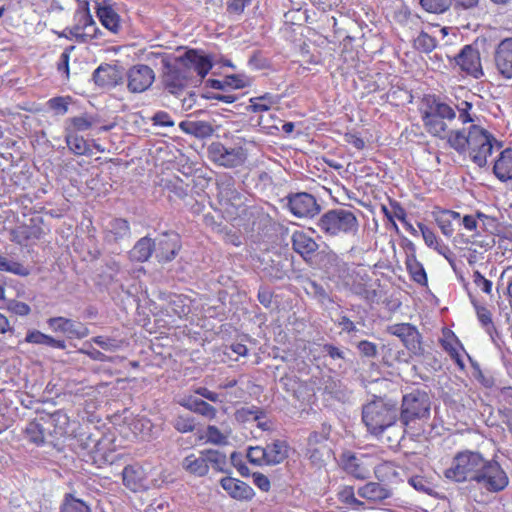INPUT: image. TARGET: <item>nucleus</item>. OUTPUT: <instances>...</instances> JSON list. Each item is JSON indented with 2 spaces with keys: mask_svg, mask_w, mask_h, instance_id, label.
I'll use <instances>...</instances> for the list:
<instances>
[{
  "mask_svg": "<svg viewBox=\"0 0 512 512\" xmlns=\"http://www.w3.org/2000/svg\"><path fill=\"white\" fill-rule=\"evenodd\" d=\"M494 144L501 147L494 135L480 125L462 127L450 138V148L459 154L467 153L470 160L478 167L483 168L488 163Z\"/></svg>",
  "mask_w": 512,
  "mask_h": 512,
  "instance_id": "nucleus-1",
  "label": "nucleus"
},
{
  "mask_svg": "<svg viewBox=\"0 0 512 512\" xmlns=\"http://www.w3.org/2000/svg\"><path fill=\"white\" fill-rule=\"evenodd\" d=\"M421 120L426 132L432 137L445 140L450 147V138L457 132L454 122L455 109L436 98H427L424 107L420 109Z\"/></svg>",
  "mask_w": 512,
  "mask_h": 512,
  "instance_id": "nucleus-2",
  "label": "nucleus"
},
{
  "mask_svg": "<svg viewBox=\"0 0 512 512\" xmlns=\"http://www.w3.org/2000/svg\"><path fill=\"white\" fill-rule=\"evenodd\" d=\"M398 420V404L388 397L373 396L362 407V421L373 436H381L387 429L395 427Z\"/></svg>",
  "mask_w": 512,
  "mask_h": 512,
  "instance_id": "nucleus-3",
  "label": "nucleus"
},
{
  "mask_svg": "<svg viewBox=\"0 0 512 512\" xmlns=\"http://www.w3.org/2000/svg\"><path fill=\"white\" fill-rule=\"evenodd\" d=\"M432 400L430 394L420 388L411 390L402 396L400 408H398V416L403 429L400 430L399 436L395 439V443H399L404 438L406 428L417 421H427L431 415Z\"/></svg>",
  "mask_w": 512,
  "mask_h": 512,
  "instance_id": "nucleus-4",
  "label": "nucleus"
},
{
  "mask_svg": "<svg viewBox=\"0 0 512 512\" xmlns=\"http://www.w3.org/2000/svg\"><path fill=\"white\" fill-rule=\"evenodd\" d=\"M77 443L76 451L79 457L98 468L111 465L118 458L112 441L105 436L97 437L91 433H81Z\"/></svg>",
  "mask_w": 512,
  "mask_h": 512,
  "instance_id": "nucleus-5",
  "label": "nucleus"
},
{
  "mask_svg": "<svg viewBox=\"0 0 512 512\" xmlns=\"http://www.w3.org/2000/svg\"><path fill=\"white\" fill-rule=\"evenodd\" d=\"M317 227L327 237L357 235L359 221L355 213L344 208L330 209L317 221Z\"/></svg>",
  "mask_w": 512,
  "mask_h": 512,
  "instance_id": "nucleus-6",
  "label": "nucleus"
},
{
  "mask_svg": "<svg viewBox=\"0 0 512 512\" xmlns=\"http://www.w3.org/2000/svg\"><path fill=\"white\" fill-rule=\"evenodd\" d=\"M485 459L478 452H459L453 459L452 466L446 470V477L457 482L476 481Z\"/></svg>",
  "mask_w": 512,
  "mask_h": 512,
  "instance_id": "nucleus-7",
  "label": "nucleus"
},
{
  "mask_svg": "<svg viewBox=\"0 0 512 512\" xmlns=\"http://www.w3.org/2000/svg\"><path fill=\"white\" fill-rule=\"evenodd\" d=\"M382 451H373L367 453H355L345 451L340 456V462L343 470L350 476L358 480H365L370 477L373 466L380 460Z\"/></svg>",
  "mask_w": 512,
  "mask_h": 512,
  "instance_id": "nucleus-8",
  "label": "nucleus"
},
{
  "mask_svg": "<svg viewBox=\"0 0 512 512\" xmlns=\"http://www.w3.org/2000/svg\"><path fill=\"white\" fill-rule=\"evenodd\" d=\"M207 154L215 165L230 169L244 165L248 157L243 146H226L220 141L212 142L207 148Z\"/></svg>",
  "mask_w": 512,
  "mask_h": 512,
  "instance_id": "nucleus-9",
  "label": "nucleus"
},
{
  "mask_svg": "<svg viewBox=\"0 0 512 512\" xmlns=\"http://www.w3.org/2000/svg\"><path fill=\"white\" fill-rule=\"evenodd\" d=\"M475 482L488 492L498 493L507 488L509 477L498 461L485 459Z\"/></svg>",
  "mask_w": 512,
  "mask_h": 512,
  "instance_id": "nucleus-10",
  "label": "nucleus"
},
{
  "mask_svg": "<svg viewBox=\"0 0 512 512\" xmlns=\"http://www.w3.org/2000/svg\"><path fill=\"white\" fill-rule=\"evenodd\" d=\"M73 21V25L68 27L71 41L87 43L97 38L99 29L88 6H83L77 9L74 13Z\"/></svg>",
  "mask_w": 512,
  "mask_h": 512,
  "instance_id": "nucleus-11",
  "label": "nucleus"
},
{
  "mask_svg": "<svg viewBox=\"0 0 512 512\" xmlns=\"http://www.w3.org/2000/svg\"><path fill=\"white\" fill-rule=\"evenodd\" d=\"M338 278L352 293L367 294L370 277L365 270L359 268V265L343 262L338 268Z\"/></svg>",
  "mask_w": 512,
  "mask_h": 512,
  "instance_id": "nucleus-12",
  "label": "nucleus"
},
{
  "mask_svg": "<svg viewBox=\"0 0 512 512\" xmlns=\"http://www.w3.org/2000/svg\"><path fill=\"white\" fill-rule=\"evenodd\" d=\"M177 62L188 75H191V79L196 76L200 81L208 75L213 67L212 57L197 49L187 50L177 59Z\"/></svg>",
  "mask_w": 512,
  "mask_h": 512,
  "instance_id": "nucleus-13",
  "label": "nucleus"
},
{
  "mask_svg": "<svg viewBox=\"0 0 512 512\" xmlns=\"http://www.w3.org/2000/svg\"><path fill=\"white\" fill-rule=\"evenodd\" d=\"M460 71L466 76L480 79L484 76L481 56L478 48L465 45L453 58Z\"/></svg>",
  "mask_w": 512,
  "mask_h": 512,
  "instance_id": "nucleus-14",
  "label": "nucleus"
},
{
  "mask_svg": "<svg viewBox=\"0 0 512 512\" xmlns=\"http://www.w3.org/2000/svg\"><path fill=\"white\" fill-rule=\"evenodd\" d=\"M155 81L154 70L145 64H135L126 72V84L130 93L138 94L147 91Z\"/></svg>",
  "mask_w": 512,
  "mask_h": 512,
  "instance_id": "nucleus-15",
  "label": "nucleus"
},
{
  "mask_svg": "<svg viewBox=\"0 0 512 512\" xmlns=\"http://www.w3.org/2000/svg\"><path fill=\"white\" fill-rule=\"evenodd\" d=\"M387 332L398 337L412 355L422 354L421 335L417 328L410 323H397L388 326Z\"/></svg>",
  "mask_w": 512,
  "mask_h": 512,
  "instance_id": "nucleus-16",
  "label": "nucleus"
},
{
  "mask_svg": "<svg viewBox=\"0 0 512 512\" xmlns=\"http://www.w3.org/2000/svg\"><path fill=\"white\" fill-rule=\"evenodd\" d=\"M165 71L162 75L164 88L173 95L181 94L192 80L185 69L177 62V65H171L169 61H164Z\"/></svg>",
  "mask_w": 512,
  "mask_h": 512,
  "instance_id": "nucleus-17",
  "label": "nucleus"
},
{
  "mask_svg": "<svg viewBox=\"0 0 512 512\" xmlns=\"http://www.w3.org/2000/svg\"><path fill=\"white\" fill-rule=\"evenodd\" d=\"M331 425L322 423L318 430L310 433L307 439L306 456L313 463L322 461L325 451H328V440L331 434Z\"/></svg>",
  "mask_w": 512,
  "mask_h": 512,
  "instance_id": "nucleus-18",
  "label": "nucleus"
},
{
  "mask_svg": "<svg viewBox=\"0 0 512 512\" xmlns=\"http://www.w3.org/2000/svg\"><path fill=\"white\" fill-rule=\"evenodd\" d=\"M288 208L298 218H313L320 212V205L316 198L306 192L289 195Z\"/></svg>",
  "mask_w": 512,
  "mask_h": 512,
  "instance_id": "nucleus-19",
  "label": "nucleus"
},
{
  "mask_svg": "<svg viewBox=\"0 0 512 512\" xmlns=\"http://www.w3.org/2000/svg\"><path fill=\"white\" fill-rule=\"evenodd\" d=\"M155 244V257L159 263L173 261L182 248L181 237L176 232H164Z\"/></svg>",
  "mask_w": 512,
  "mask_h": 512,
  "instance_id": "nucleus-20",
  "label": "nucleus"
},
{
  "mask_svg": "<svg viewBox=\"0 0 512 512\" xmlns=\"http://www.w3.org/2000/svg\"><path fill=\"white\" fill-rule=\"evenodd\" d=\"M292 250L306 263H310L319 250L316 239L304 230H294L290 237Z\"/></svg>",
  "mask_w": 512,
  "mask_h": 512,
  "instance_id": "nucleus-21",
  "label": "nucleus"
},
{
  "mask_svg": "<svg viewBox=\"0 0 512 512\" xmlns=\"http://www.w3.org/2000/svg\"><path fill=\"white\" fill-rule=\"evenodd\" d=\"M47 325L53 332L62 333L69 339H83L89 335V329L84 323L62 316L50 317Z\"/></svg>",
  "mask_w": 512,
  "mask_h": 512,
  "instance_id": "nucleus-22",
  "label": "nucleus"
},
{
  "mask_svg": "<svg viewBox=\"0 0 512 512\" xmlns=\"http://www.w3.org/2000/svg\"><path fill=\"white\" fill-rule=\"evenodd\" d=\"M405 266L410 278L421 286L428 285L427 273L423 264L417 259L416 246L412 241L405 245Z\"/></svg>",
  "mask_w": 512,
  "mask_h": 512,
  "instance_id": "nucleus-23",
  "label": "nucleus"
},
{
  "mask_svg": "<svg viewBox=\"0 0 512 512\" xmlns=\"http://www.w3.org/2000/svg\"><path fill=\"white\" fill-rule=\"evenodd\" d=\"M497 71L505 79H512V37L504 38L494 53Z\"/></svg>",
  "mask_w": 512,
  "mask_h": 512,
  "instance_id": "nucleus-24",
  "label": "nucleus"
},
{
  "mask_svg": "<svg viewBox=\"0 0 512 512\" xmlns=\"http://www.w3.org/2000/svg\"><path fill=\"white\" fill-rule=\"evenodd\" d=\"M220 485L231 498L237 501H250L255 496L253 488L237 478L223 477L220 480Z\"/></svg>",
  "mask_w": 512,
  "mask_h": 512,
  "instance_id": "nucleus-25",
  "label": "nucleus"
},
{
  "mask_svg": "<svg viewBox=\"0 0 512 512\" xmlns=\"http://www.w3.org/2000/svg\"><path fill=\"white\" fill-rule=\"evenodd\" d=\"M357 494L368 503L379 505L392 497V490L380 482L370 481L360 486Z\"/></svg>",
  "mask_w": 512,
  "mask_h": 512,
  "instance_id": "nucleus-26",
  "label": "nucleus"
},
{
  "mask_svg": "<svg viewBox=\"0 0 512 512\" xmlns=\"http://www.w3.org/2000/svg\"><path fill=\"white\" fill-rule=\"evenodd\" d=\"M425 244L434 249L438 254L442 255L449 264L454 268L455 256L448 245L442 243L436 233L424 223L419 222L417 224Z\"/></svg>",
  "mask_w": 512,
  "mask_h": 512,
  "instance_id": "nucleus-27",
  "label": "nucleus"
},
{
  "mask_svg": "<svg viewBox=\"0 0 512 512\" xmlns=\"http://www.w3.org/2000/svg\"><path fill=\"white\" fill-rule=\"evenodd\" d=\"M217 197L220 203L236 206L241 200V194L235 188L234 178L224 175L217 179Z\"/></svg>",
  "mask_w": 512,
  "mask_h": 512,
  "instance_id": "nucleus-28",
  "label": "nucleus"
},
{
  "mask_svg": "<svg viewBox=\"0 0 512 512\" xmlns=\"http://www.w3.org/2000/svg\"><path fill=\"white\" fill-rule=\"evenodd\" d=\"M96 15L101 24L109 31L117 33L121 29L120 16L107 0L96 3Z\"/></svg>",
  "mask_w": 512,
  "mask_h": 512,
  "instance_id": "nucleus-29",
  "label": "nucleus"
},
{
  "mask_svg": "<svg viewBox=\"0 0 512 512\" xmlns=\"http://www.w3.org/2000/svg\"><path fill=\"white\" fill-rule=\"evenodd\" d=\"M93 80L99 87H115L122 81L120 71L116 66L110 64H101L93 72Z\"/></svg>",
  "mask_w": 512,
  "mask_h": 512,
  "instance_id": "nucleus-30",
  "label": "nucleus"
},
{
  "mask_svg": "<svg viewBox=\"0 0 512 512\" xmlns=\"http://www.w3.org/2000/svg\"><path fill=\"white\" fill-rule=\"evenodd\" d=\"M130 235V224L126 219L114 218L103 230L104 242L116 244Z\"/></svg>",
  "mask_w": 512,
  "mask_h": 512,
  "instance_id": "nucleus-31",
  "label": "nucleus"
},
{
  "mask_svg": "<svg viewBox=\"0 0 512 512\" xmlns=\"http://www.w3.org/2000/svg\"><path fill=\"white\" fill-rule=\"evenodd\" d=\"M492 172L501 182L512 180V148L502 150L493 162Z\"/></svg>",
  "mask_w": 512,
  "mask_h": 512,
  "instance_id": "nucleus-32",
  "label": "nucleus"
},
{
  "mask_svg": "<svg viewBox=\"0 0 512 512\" xmlns=\"http://www.w3.org/2000/svg\"><path fill=\"white\" fill-rule=\"evenodd\" d=\"M122 480L125 487L136 492L145 486L146 473L139 464H131L124 467Z\"/></svg>",
  "mask_w": 512,
  "mask_h": 512,
  "instance_id": "nucleus-33",
  "label": "nucleus"
},
{
  "mask_svg": "<svg viewBox=\"0 0 512 512\" xmlns=\"http://www.w3.org/2000/svg\"><path fill=\"white\" fill-rule=\"evenodd\" d=\"M433 217L442 234L451 237L455 232L453 221L460 220L461 215L453 210L436 207L433 211Z\"/></svg>",
  "mask_w": 512,
  "mask_h": 512,
  "instance_id": "nucleus-34",
  "label": "nucleus"
},
{
  "mask_svg": "<svg viewBox=\"0 0 512 512\" xmlns=\"http://www.w3.org/2000/svg\"><path fill=\"white\" fill-rule=\"evenodd\" d=\"M25 342L59 350H65L67 347L65 340L54 338L53 336L45 334L37 329L29 330L26 333Z\"/></svg>",
  "mask_w": 512,
  "mask_h": 512,
  "instance_id": "nucleus-35",
  "label": "nucleus"
},
{
  "mask_svg": "<svg viewBox=\"0 0 512 512\" xmlns=\"http://www.w3.org/2000/svg\"><path fill=\"white\" fill-rule=\"evenodd\" d=\"M398 469L399 466L395 462L383 460L381 457L373 466L374 475L379 482L394 483L401 480Z\"/></svg>",
  "mask_w": 512,
  "mask_h": 512,
  "instance_id": "nucleus-36",
  "label": "nucleus"
},
{
  "mask_svg": "<svg viewBox=\"0 0 512 512\" xmlns=\"http://www.w3.org/2000/svg\"><path fill=\"white\" fill-rule=\"evenodd\" d=\"M179 404L187 410L199 414L208 420H213L216 418L217 409L202 399L189 396L182 399Z\"/></svg>",
  "mask_w": 512,
  "mask_h": 512,
  "instance_id": "nucleus-37",
  "label": "nucleus"
},
{
  "mask_svg": "<svg viewBox=\"0 0 512 512\" xmlns=\"http://www.w3.org/2000/svg\"><path fill=\"white\" fill-rule=\"evenodd\" d=\"M183 468L190 474L195 476H205L209 471L207 465L205 450L200 451L198 454L191 453L187 455L182 462Z\"/></svg>",
  "mask_w": 512,
  "mask_h": 512,
  "instance_id": "nucleus-38",
  "label": "nucleus"
},
{
  "mask_svg": "<svg viewBox=\"0 0 512 512\" xmlns=\"http://www.w3.org/2000/svg\"><path fill=\"white\" fill-rule=\"evenodd\" d=\"M155 247L156 244L154 240L147 236L142 237L135 243L129 252V258L131 261L135 262H146L152 256L153 252L155 251Z\"/></svg>",
  "mask_w": 512,
  "mask_h": 512,
  "instance_id": "nucleus-39",
  "label": "nucleus"
},
{
  "mask_svg": "<svg viewBox=\"0 0 512 512\" xmlns=\"http://www.w3.org/2000/svg\"><path fill=\"white\" fill-rule=\"evenodd\" d=\"M99 119L96 115L90 113H83L79 116L69 118L66 121L65 132L76 133L87 131L93 128Z\"/></svg>",
  "mask_w": 512,
  "mask_h": 512,
  "instance_id": "nucleus-40",
  "label": "nucleus"
},
{
  "mask_svg": "<svg viewBox=\"0 0 512 512\" xmlns=\"http://www.w3.org/2000/svg\"><path fill=\"white\" fill-rule=\"evenodd\" d=\"M266 464L275 465L283 462L288 457V445L285 441L275 440L266 447Z\"/></svg>",
  "mask_w": 512,
  "mask_h": 512,
  "instance_id": "nucleus-41",
  "label": "nucleus"
},
{
  "mask_svg": "<svg viewBox=\"0 0 512 512\" xmlns=\"http://www.w3.org/2000/svg\"><path fill=\"white\" fill-rule=\"evenodd\" d=\"M280 101L278 95L272 93H265L261 96L252 97L249 99L248 111L253 113H263L269 111L272 107L277 105Z\"/></svg>",
  "mask_w": 512,
  "mask_h": 512,
  "instance_id": "nucleus-42",
  "label": "nucleus"
},
{
  "mask_svg": "<svg viewBox=\"0 0 512 512\" xmlns=\"http://www.w3.org/2000/svg\"><path fill=\"white\" fill-rule=\"evenodd\" d=\"M230 434L231 430L229 428L221 430L215 425H208L200 439L204 440L205 443L224 446L228 443Z\"/></svg>",
  "mask_w": 512,
  "mask_h": 512,
  "instance_id": "nucleus-43",
  "label": "nucleus"
},
{
  "mask_svg": "<svg viewBox=\"0 0 512 512\" xmlns=\"http://www.w3.org/2000/svg\"><path fill=\"white\" fill-rule=\"evenodd\" d=\"M65 142L69 150L75 155H91L92 149L90 144L83 136L76 133L65 132Z\"/></svg>",
  "mask_w": 512,
  "mask_h": 512,
  "instance_id": "nucleus-44",
  "label": "nucleus"
},
{
  "mask_svg": "<svg viewBox=\"0 0 512 512\" xmlns=\"http://www.w3.org/2000/svg\"><path fill=\"white\" fill-rule=\"evenodd\" d=\"M0 271L11 273L20 277H27L30 275V268L24 263L0 254Z\"/></svg>",
  "mask_w": 512,
  "mask_h": 512,
  "instance_id": "nucleus-45",
  "label": "nucleus"
},
{
  "mask_svg": "<svg viewBox=\"0 0 512 512\" xmlns=\"http://www.w3.org/2000/svg\"><path fill=\"white\" fill-rule=\"evenodd\" d=\"M48 423L53 427L52 433L56 436H64L68 433L70 419L64 411L57 410L50 414Z\"/></svg>",
  "mask_w": 512,
  "mask_h": 512,
  "instance_id": "nucleus-46",
  "label": "nucleus"
},
{
  "mask_svg": "<svg viewBox=\"0 0 512 512\" xmlns=\"http://www.w3.org/2000/svg\"><path fill=\"white\" fill-rule=\"evenodd\" d=\"M338 500L353 510L366 509L365 502L355 496V490L352 486H344L338 493Z\"/></svg>",
  "mask_w": 512,
  "mask_h": 512,
  "instance_id": "nucleus-47",
  "label": "nucleus"
},
{
  "mask_svg": "<svg viewBox=\"0 0 512 512\" xmlns=\"http://www.w3.org/2000/svg\"><path fill=\"white\" fill-rule=\"evenodd\" d=\"M456 118L464 126L466 124L477 125L476 114L474 112V106L471 102L461 101L455 106Z\"/></svg>",
  "mask_w": 512,
  "mask_h": 512,
  "instance_id": "nucleus-48",
  "label": "nucleus"
},
{
  "mask_svg": "<svg viewBox=\"0 0 512 512\" xmlns=\"http://www.w3.org/2000/svg\"><path fill=\"white\" fill-rule=\"evenodd\" d=\"M413 46L416 50L422 53H430L437 46V40L434 36L425 31H421L419 35L414 38Z\"/></svg>",
  "mask_w": 512,
  "mask_h": 512,
  "instance_id": "nucleus-49",
  "label": "nucleus"
},
{
  "mask_svg": "<svg viewBox=\"0 0 512 512\" xmlns=\"http://www.w3.org/2000/svg\"><path fill=\"white\" fill-rule=\"evenodd\" d=\"M61 512H92L91 508L81 499L66 494L61 505Z\"/></svg>",
  "mask_w": 512,
  "mask_h": 512,
  "instance_id": "nucleus-50",
  "label": "nucleus"
},
{
  "mask_svg": "<svg viewBox=\"0 0 512 512\" xmlns=\"http://www.w3.org/2000/svg\"><path fill=\"white\" fill-rule=\"evenodd\" d=\"M25 438L37 445L44 442V429L42 425L37 421H30L24 430Z\"/></svg>",
  "mask_w": 512,
  "mask_h": 512,
  "instance_id": "nucleus-51",
  "label": "nucleus"
},
{
  "mask_svg": "<svg viewBox=\"0 0 512 512\" xmlns=\"http://www.w3.org/2000/svg\"><path fill=\"white\" fill-rule=\"evenodd\" d=\"M460 225L469 232H476L478 228V222L482 221L485 223L488 220H493V218L484 214L483 212L477 211L474 215H464L460 218Z\"/></svg>",
  "mask_w": 512,
  "mask_h": 512,
  "instance_id": "nucleus-52",
  "label": "nucleus"
},
{
  "mask_svg": "<svg viewBox=\"0 0 512 512\" xmlns=\"http://www.w3.org/2000/svg\"><path fill=\"white\" fill-rule=\"evenodd\" d=\"M419 4L429 13L442 14L451 7V0H419Z\"/></svg>",
  "mask_w": 512,
  "mask_h": 512,
  "instance_id": "nucleus-53",
  "label": "nucleus"
},
{
  "mask_svg": "<svg viewBox=\"0 0 512 512\" xmlns=\"http://www.w3.org/2000/svg\"><path fill=\"white\" fill-rule=\"evenodd\" d=\"M224 83L227 85V88L237 90L249 86L250 79L243 74H231L224 77Z\"/></svg>",
  "mask_w": 512,
  "mask_h": 512,
  "instance_id": "nucleus-54",
  "label": "nucleus"
},
{
  "mask_svg": "<svg viewBox=\"0 0 512 512\" xmlns=\"http://www.w3.org/2000/svg\"><path fill=\"white\" fill-rule=\"evenodd\" d=\"M408 482L417 491L427 494H431L433 491V483L424 476L414 475L409 478Z\"/></svg>",
  "mask_w": 512,
  "mask_h": 512,
  "instance_id": "nucleus-55",
  "label": "nucleus"
},
{
  "mask_svg": "<svg viewBox=\"0 0 512 512\" xmlns=\"http://www.w3.org/2000/svg\"><path fill=\"white\" fill-rule=\"evenodd\" d=\"M195 426V419L191 416L179 415L173 422V427L180 433L192 432Z\"/></svg>",
  "mask_w": 512,
  "mask_h": 512,
  "instance_id": "nucleus-56",
  "label": "nucleus"
},
{
  "mask_svg": "<svg viewBox=\"0 0 512 512\" xmlns=\"http://www.w3.org/2000/svg\"><path fill=\"white\" fill-rule=\"evenodd\" d=\"M205 457L207 465L211 464L216 470H222L226 464V456L217 450L206 449Z\"/></svg>",
  "mask_w": 512,
  "mask_h": 512,
  "instance_id": "nucleus-57",
  "label": "nucleus"
},
{
  "mask_svg": "<svg viewBox=\"0 0 512 512\" xmlns=\"http://www.w3.org/2000/svg\"><path fill=\"white\" fill-rule=\"evenodd\" d=\"M74 47H67L60 55L59 60L57 62V71L64 76L65 80H68L70 77L69 70V61L70 54L73 51Z\"/></svg>",
  "mask_w": 512,
  "mask_h": 512,
  "instance_id": "nucleus-58",
  "label": "nucleus"
},
{
  "mask_svg": "<svg viewBox=\"0 0 512 512\" xmlns=\"http://www.w3.org/2000/svg\"><path fill=\"white\" fill-rule=\"evenodd\" d=\"M71 97H62L57 96L48 100V106L50 109L55 111L57 114L64 115L68 111V106L70 103Z\"/></svg>",
  "mask_w": 512,
  "mask_h": 512,
  "instance_id": "nucleus-59",
  "label": "nucleus"
},
{
  "mask_svg": "<svg viewBox=\"0 0 512 512\" xmlns=\"http://www.w3.org/2000/svg\"><path fill=\"white\" fill-rule=\"evenodd\" d=\"M266 449L265 447H250L247 452V459L250 463L255 465L266 464Z\"/></svg>",
  "mask_w": 512,
  "mask_h": 512,
  "instance_id": "nucleus-60",
  "label": "nucleus"
},
{
  "mask_svg": "<svg viewBox=\"0 0 512 512\" xmlns=\"http://www.w3.org/2000/svg\"><path fill=\"white\" fill-rule=\"evenodd\" d=\"M440 343L442 348L446 352H449L454 348H462L461 342L456 337V335L450 330L444 332V337L440 340Z\"/></svg>",
  "mask_w": 512,
  "mask_h": 512,
  "instance_id": "nucleus-61",
  "label": "nucleus"
},
{
  "mask_svg": "<svg viewBox=\"0 0 512 512\" xmlns=\"http://www.w3.org/2000/svg\"><path fill=\"white\" fill-rule=\"evenodd\" d=\"M473 282L482 292L488 295L492 293V281L485 278L479 271H474Z\"/></svg>",
  "mask_w": 512,
  "mask_h": 512,
  "instance_id": "nucleus-62",
  "label": "nucleus"
},
{
  "mask_svg": "<svg viewBox=\"0 0 512 512\" xmlns=\"http://www.w3.org/2000/svg\"><path fill=\"white\" fill-rule=\"evenodd\" d=\"M476 314L479 322L483 327L489 329L493 327L491 312L484 306L475 305Z\"/></svg>",
  "mask_w": 512,
  "mask_h": 512,
  "instance_id": "nucleus-63",
  "label": "nucleus"
},
{
  "mask_svg": "<svg viewBox=\"0 0 512 512\" xmlns=\"http://www.w3.org/2000/svg\"><path fill=\"white\" fill-rule=\"evenodd\" d=\"M152 123L154 126L161 127H172L174 126V121L166 111H158L152 117Z\"/></svg>",
  "mask_w": 512,
  "mask_h": 512,
  "instance_id": "nucleus-64",
  "label": "nucleus"
}]
</instances>
